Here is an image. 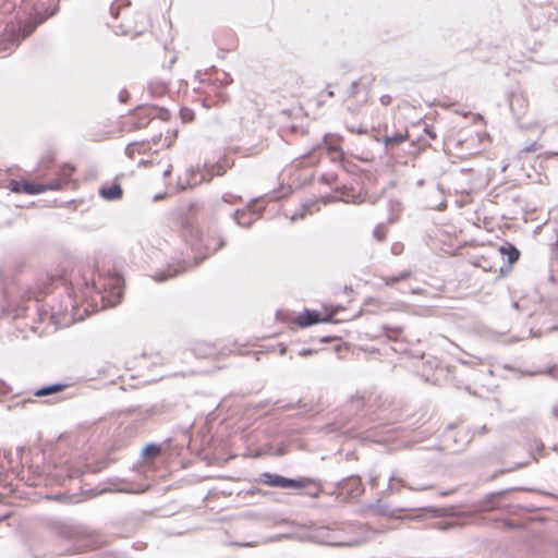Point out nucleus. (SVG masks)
<instances>
[{
  "label": "nucleus",
  "instance_id": "obj_1",
  "mask_svg": "<svg viewBox=\"0 0 558 558\" xmlns=\"http://www.w3.org/2000/svg\"><path fill=\"white\" fill-rule=\"evenodd\" d=\"M123 289L124 280L119 274L84 266L73 269L68 281L49 275L38 278L34 286L23 291L20 302H15L12 288L4 286L2 313L13 318L25 316L28 310L25 302L34 301L40 320L49 315L58 327L66 326L74 319L72 312L77 300L85 301L95 293L100 296L102 307H114L122 300Z\"/></svg>",
  "mask_w": 558,
  "mask_h": 558
},
{
  "label": "nucleus",
  "instance_id": "obj_2",
  "mask_svg": "<svg viewBox=\"0 0 558 558\" xmlns=\"http://www.w3.org/2000/svg\"><path fill=\"white\" fill-rule=\"evenodd\" d=\"M13 458L11 451H0V485L7 486L11 484L12 480H25L29 486H50L63 485L66 480L77 478L89 469V465L82 462H73L65 460L53 468L29 465L27 477L23 469H15L13 465Z\"/></svg>",
  "mask_w": 558,
  "mask_h": 558
},
{
  "label": "nucleus",
  "instance_id": "obj_3",
  "mask_svg": "<svg viewBox=\"0 0 558 558\" xmlns=\"http://www.w3.org/2000/svg\"><path fill=\"white\" fill-rule=\"evenodd\" d=\"M187 244L190 245V253L185 257L173 260L165 268L157 270L151 276L155 281L162 282L169 280L198 266L208 256L221 250L226 245V239L217 231L208 230L204 236H199L197 233L191 234Z\"/></svg>",
  "mask_w": 558,
  "mask_h": 558
},
{
  "label": "nucleus",
  "instance_id": "obj_4",
  "mask_svg": "<svg viewBox=\"0 0 558 558\" xmlns=\"http://www.w3.org/2000/svg\"><path fill=\"white\" fill-rule=\"evenodd\" d=\"M59 2L60 0H21L25 19L21 20L16 26H12L2 38L0 57L7 56L9 50L31 36L39 25L54 16L59 12Z\"/></svg>",
  "mask_w": 558,
  "mask_h": 558
},
{
  "label": "nucleus",
  "instance_id": "obj_5",
  "mask_svg": "<svg viewBox=\"0 0 558 558\" xmlns=\"http://www.w3.org/2000/svg\"><path fill=\"white\" fill-rule=\"evenodd\" d=\"M379 532L368 524L348 521L313 526L308 531V538L333 547H356L369 542Z\"/></svg>",
  "mask_w": 558,
  "mask_h": 558
},
{
  "label": "nucleus",
  "instance_id": "obj_6",
  "mask_svg": "<svg viewBox=\"0 0 558 558\" xmlns=\"http://www.w3.org/2000/svg\"><path fill=\"white\" fill-rule=\"evenodd\" d=\"M377 420L381 418L375 415L372 407L366 405L364 398L352 397L342 405L333 421L322 427V432L354 436L360 430L372 429Z\"/></svg>",
  "mask_w": 558,
  "mask_h": 558
},
{
  "label": "nucleus",
  "instance_id": "obj_7",
  "mask_svg": "<svg viewBox=\"0 0 558 558\" xmlns=\"http://www.w3.org/2000/svg\"><path fill=\"white\" fill-rule=\"evenodd\" d=\"M73 170L74 168L71 166L56 167L53 165V156L47 155L38 162L35 170L36 178L46 181L32 182L24 180V184H21L23 193L38 195L46 191L62 190L70 183Z\"/></svg>",
  "mask_w": 558,
  "mask_h": 558
},
{
  "label": "nucleus",
  "instance_id": "obj_8",
  "mask_svg": "<svg viewBox=\"0 0 558 558\" xmlns=\"http://www.w3.org/2000/svg\"><path fill=\"white\" fill-rule=\"evenodd\" d=\"M230 167L231 165L226 163V161H217L214 163L205 162L203 168H191L186 171L184 181L182 179L179 180L178 189L185 191L202 182H209L216 175H223Z\"/></svg>",
  "mask_w": 558,
  "mask_h": 558
},
{
  "label": "nucleus",
  "instance_id": "obj_9",
  "mask_svg": "<svg viewBox=\"0 0 558 558\" xmlns=\"http://www.w3.org/2000/svg\"><path fill=\"white\" fill-rule=\"evenodd\" d=\"M276 318L282 323L292 322L293 324L301 328H307L320 323L333 322L330 315H323L320 312L316 310L308 308H305L302 313L298 315H293V313L289 311L278 310L276 312Z\"/></svg>",
  "mask_w": 558,
  "mask_h": 558
},
{
  "label": "nucleus",
  "instance_id": "obj_10",
  "mask_svg": "<svg viewBox=\"0 0 558 558\" xmlns=\"http://www.w3.org/2000/svg\"><path fill=\"white\" fill-rule=\"evenodd\" d=\"M514 490H525V492H537L534 488H524V487H511L507 489H501L498 492H493L487 494L483 499L474 502L473 508L478 512H489L494 510H507L512 507L509 504H506V497L509 493Z\"/></svg>",
  "mask_w": 558,
  "mask_h": 558
},
{
  "label": "nucleus",
  "instance_id": "obj_11",
  "mask_svg": "<svg viewBox=\"0 0 558 558\" xmlns=\"http://www.w3.org/2000/svg\"><path fill=\"white\" fill-rule=\"evenodd\" d=\"M365 492L359 475H349L333 484L330 495L336 496L342 502H349L360 498Z\"/></svg>",
  "mask_w": 558,
  "mask_h": 558
},
{
  "label": "nucleus",
  "instance_id": "obj_12",
  "mask_svg": "<svg viewBox=\"0 0 558 558\" xmlns=\"http://www.w3.org/2000/svg\"><path fill=\"white\" fill-rule=\"evenodd\" d=\"M170 112L161 107L141 105L131 112V129L140 130L146 128L155 118L167 120Z\"/></svg>",
  "mask_w": 558,
  "mask_h": 558
},
{
  "label": "nucleus",
  "instance_id": "obj_13",
  "mask_svg": "<svg viewBox=\"0 0 558 558\" xmlns=\"http://www.w3.org/2000/svg\"><path fill=\"white\" fill-rule=\"evenodd\" d=\"M255 202L256 199H252L245 208L235 209L234 211L230 213V216L236 225L243 228H250L256 219L262 217L263 211L256 213L253 210V204Z\"/></svg>",
  "mask_w": 558,
  "mask_h": 558
},
{
  "label": "nucleus",
  "instance_id": "obj_14",
  "mask_svg": "<svg viewBox=\"0 0 558 558\" xmlns=\"http://www.w3.org/2000/svg\"><path fill=\"white\" fill-rule=\"evenodd\" d=\"M311 487H315V493H307V496L317 499L324 490L320 481L312 477L287 478L286 489H304Z\"/></svg>",
  "mask_w": 558,
  "mask_h": 558
},
{
  "label": "nucleus",
  "instance_id": "obj_15",
  "mask_svg": "<svg viewBox=\"0 0 558 558\" xmlns=\"http://www.w3.org/2000/svg\"><path fill=\"white\" fill-rule=\"evenodd\" d=\"M342 141V137L339 135H332V134H326L323 137V144L330 156L331 160L333 162H341L343 169H347L344 166L345 159H344V151L342 147L340 146V142Z\"/></svg>",
  "mask_w": 558,
  "mask_h": 558
},
{
  "label": "nucleus",
  "instance_id": "obj_16",
  "mask_svg": "<svg viewBox=\"0 0 558 558\" xmlns=\"http://www.w3.org/2000/svg\"><path fill=\"white\" fill-rule=\"evenodd\" d=\"M510 111L515 120H520L527 110V100L522 93L511 92L508 94Z\"/></svg>",
  "mask_w": 558,
  "mask_h": 558
},
{
  "label": "nucleus",
  "instance_id": "obj_17",
  "mask_svg": "<svg viewBox=\"0 0 558 558\" xmlns=\"http://www.w3.org/2000/svg\"><path fill=\"white\" fill-rule=\"evenodd\" d=\"M230 97L226 92V88H218L215 86H210V90L207 92L206 96L203 98V106L206 108H211L214 106L219 107L229 102Z\"/></svg>",
  "mask_w": 558,
  "mask_h": 558
},
{
  "label": "nucleus",
  "instance_id": "obj_18",
  "mask_svg": "<svg viewBox=\"0 0 558 558\" xmlns=\"http://www.w3.org/2000/svg\"><path fill=\"white\" fill-rule=\"evenodd\" d=\"M98 193L101 198L109 202L119 201L123 197V189L117 181L111 184H102Z\"/></svg>",
  "mask_w": 558,
  "mask_h": 558
},
{
  "label": "nucleus",
  "instance_id": "obj_19",
  "mask_svg": "<svg viewBox=\"0 0 558 558\" xmlns=\"http://www.w3.org/2000/svg\"><path fill=\"white\" fill-rule=\"evenodd\" d=\"M287 478L278 473L263 472L256 481L270 487L286 488Z\"/></svg>",
  "mask_w": 558,
  "mask_h": 558
},
{
  "label": "nucleus",
  "instance_id": "obj_20",
  "mask_svg": "<svg viewBox=\"0 0 558 558\" xmlns=\"http://www.w3.org/2000/svg\"><path fill=\"white\" fill-rule=\"evenodd\" d=\"M499 252L502 257L507 258L509 268H511V266L520 258V251L518 250V247L514 244H512L510 242H505L499 247Z\"/></svg>",
  "mask_w": 558,
  "mask_h": 558
},
{
  "label": "nucleus",
  "instance_id": "obj_21",
  "mask_svg": "<svg viewBox=\"0 0 558 558\" xmlns=\"http://www.w3.org/2000/svg\"><path fill=\"white\" fill-rule=\"evenodd\" d=\"M365 509L372 511L376 515L381 517H391L393 511L390 509V506L386 502H383L381 499H376L374 501L365 505Z\"/></svg>",
  "mask_w": 558,
  "mask_h": 558
},
{
  "label": "nucleus",
  "instance_id": "obj_22",
  "mask_svg": "<svg viewBox=\"0 0 558 558\" xmlns=\"http://www.w3.org/2000/svg\"><path fill=\"white\" fill-rule=\"evenodd\" d=\"M161 444L148 442L143 447L141 451V457L146 462H153L157 457L161 454Z\"/></svg>",
  "mask_w": 558,
  "mask_h": 558
},
{
  "label": "nucleus",
  "instance_id": "obj_23",
  "mask_svg": "<svg viewBox=\"0 0 558 558\" xmlns=\"http://www.w3.org/2000/svg\"><path fill=\"white\" fill-rule=\"evenodd\" d=\"M66 388V384L63 383H54L50 385L43 386L34 391L35 397H47L62 392Z\"/></svg>",
  "mask_w": 558,
  "mask_h": 558
},
{
  "label": "nucleus",
  "instance_id": "obj_24",
  "mask_svg": "<svg viewBox=\"0 0 558 558\" xmlns=\"http://www.w3.org/2000/svg\"><path fill=\"white\" fill-rule=\"evenodd\" d=\"M445 438L447 440H453V442L457 444V446L453 448V450L456 451H460L462 450L471 440V437H469L468 434H464L462 436V439L459 441L457 438H456V435L453 434V426L452 425H449L448 426V429L445 432Z\"/></svg>",
  "mask_w": 558,
  "mask_h": 558
},
{
  "label": "nucleus",
  "instance_id": "obj_25",
  "mask_svg": "<svg viewBox=\"0 0 558 558\" xmlns=\"http://www.w3.org/2000/svg\"><path fill=\"white\" fill-rule=\"evenodd\" d=\"M381 330L387 337L388 340L398 342L402 338L403 327L400 326H390L388 324H384L381 326Z\"/></svg>",
  "mask_w": 558,
  "mask_h": 558
},
{
  "label": "nucleus",
  "instance_id": "obj_26",
  "mask_svg": "<svg viewBox=\"0 0 558 558\" xmlns=\"http://www.w3.org/2000/svg\"><path fill=\"white\" fill-rule=\"evenodd\" d=\"M232 77L229 73L225 71L215 70V78L211 86L218 88H226L228 85L232 83Z\"/></svg>",
  "mask_w": 558,
  "mask_h": 558
},
{
  "label": "nucleus",
  "instance_id": "obj_27",
  "mask_svg": "<svg viewBox=\"0 0 558 558\" xmlns=\"http://www.w3.org/2000/svg\"><path fill=\"white\" fill-rule=\"evenodd\" d=\"M412 276L411 270H403L399 272L398 275L389 276V277H383L384 286L386 287H393L397 283L404 281L409 279Z\"/></svg>",
  "mask_w": 558,
  "mask_h": 558
},
{
  "label": "nucleus",
  "instance_id": "obj_28",
  "mask_svg": "<svg viewBox=\"0 0 558 558\" xmlns=\"http://www.w3.org/2000/svg\"><path fill=\"white\" fill-rule=\"evenodd\" d=\"M531 459H535L532 453L529 454V460L527 461L518 462V463H514L513 465H511L509 468L499 469L494 474H492L488 480L492 481V480L496 478L497 476H499L501 474H505V473L512 472V471H515L518 469H521V468L527 465L530 463Z\"/></svg>",
  "mask_w": 558,
  "mask_h": 558
},
{
  "label": "nucleus",
  "instance_id": "obj_29",
  "mask_svg": "<svg viewBox=\"0 0 558 558\" xmlns=\"http://www.w3.org/2000/svg\"><path fill=\"white\" fill-rule=\"evenodd\" d=\"M403 487H408V485L402 478L397 477L395 474L389 476L387 489L391 494L399 493Z\"/></svg>",
  "mask_w": 558,
  "mask_h": 558
},
{
  "label": "nucleus",
  "instance_id": "obj_30",
  "mask_svg": "<svg viewBox=\"0 0 558 558\" xmlns=\"http://www.w3.org/2000/svg\"><path fill=\"white\" fill-rule=\"evenodd\" d=\"M148 92L153 97H161L168 92V86L163 82L149 83Z\"/></svg>",
  "mask_w": 558,
  "mask_h": 558
},
{
  "label": "nucleus",
  "instance_id": "obj_31",
  "mask_svg": "<svg viewBox=\"0 0 558 558\" xmlns=\"http://www.w3.org/2000/svg\"><path fill=\"white\" fill-rule=\"evenodd\" d=\"M242 201V197L239 195H233L230 193H226L221 196L220 201L216 203V211H220L225 204H235Z\"/></svg>",
  "mask_w": 558,
  "mask_h": 558
},
{
  "label": "nucleus",
  "instance_id": "obj_32",
  "mask_svg": "<svg viewBox=\"0 0 558 558\" xmlns=\"http://www.w3.org/2000/svg\"><path fill=\"white\" fill-rule=\"evenodd\" d=\"M407 140V134L401 132L395 133L393 135L385 136L383 138V143L386 147L398 145L403 143Z\"/></svg>",
  "mask_w": 558,
  "mask_h": 558
},
{
  "label": "nucleus",
  "instance_id": "obj_33",
  "mask_svg": "<svg viewBox=\"0 0 558 558\" xmlns=\"http://www.w3.org/2000/svg\"><path fill=\"white\" fill-rule=\"evenodd\" d=\"M15 2L11 0H0V22L3 17L13 12Z\"/></svg>",
  "mask_w": 558,
  "mask_h": 558
},
{
  "label": "nucleus",
  "instance_id": "obj_34",
  "mask_svg": "<svg viewBox=\"0 0 558 558\" xmlns=\"http://www.w3.org/2000/svg\"><path fill=\"white\" fill-rule=\"evenodd\" d=\"M278 408L283 410L304 409L305 411H310L312 409L311 407H307V404L303 403L301 399L295 403H288L279 405Z\"/></svg>",
  "mask_w": 558,
  "mask_h": 558
},
{
  "label": "nucleus",
  "instance_id": "obj_35",
  "mask_svg": "<svg viewBox=\"0 0 558 558\" xmlns=\"http://www.w3.org/2000/svg\"><path fill=\"white\" fill-rule=\"evenodd\" d=\"M373 236L377 241H383L386 238V227L384 223L377 225L373 230Z\"/></svg>",
  "mask_w": 558,
  "mask_h": 558
},
{
  "label": "nucleus",
  "instance_id": "obj_36",
  "mask_svg": "<svg viewBox=\"0 0 558 558\" xmlns=\"http://www.w3.org/2000/svg\"><path fill=\"white\" fill-rule=\"evenodd\" d=\"M314 205H315V203H314V202H312V203H304V204H303V209H302L301 211H298V213H295L294 215H292V216H291V220H292V221H295V220H298V219H302V218H304V217H305V215H306V213H308V211H310V208H311L312 206H314Z\"/></svg>",
  "mask_w": 558,
  "mask_h": 558
},
{
  "label": "nucleus",
  "instance_id": "obj_37",
  "mask_svg": "<svg viewBox=\"0 0 558 558\" xmlns=\"http://www.w3.org/2000/svg\"><path fill=\"white\" fill-rule=\"evenodd\" d=\"M389 209L391 211L390 217L388 218V222H393L397 218L393 213L399 211L401 209V203L399 201L391 199L389 201Z\"/></svg>",
  "mask_w": 558,
  "mask_h": 558
},
{
  "label": "nucleus",
  "instance_id": "obj_38",
  "mask_svg": "<svg viewBox=\"0 0 558 558\" xmlns=\"http://www.w3.org/2000/svg\"><path fill=\"white\" fill-rule=\"evenodd\" d=\"M21 184H24V180H11L9 183L10 191L13 193H23Z\"/></svg>",
  "mask_w": 558,
  "mask_h": 558
},
{
  "label": "nucleus",
  "instance_id": "obj_39",
  "mask_svg": "<svg viewBox=\"0 0 558 558\" xmlns=\"http://www.w3.org/2000/svg\"><path fill=\"white\" fill-rule=\"evenodd\" d=\"M180 114H181V119L183 120V122H190L193 120L194 118V112L193 110L189 109V108H182L180 110Z\"/></svg>",
  "mask_w": 558,
  "mask_h": 558
},
{
  "label": "nucleus",
  "instance_id": "obj_40",
  "mask_svg": "<svg viewBox=\"0 0 558 558\" xmlns=\"http://www.w3.org/2000/svg\"><path fill=\"white\" fill-rule=\"evenodd\" d=\"M28 403H34V400H32V399H22V400H19V401H15V402L9 404L8 409H13V408H17V407L25 408L26 404H28Z\"/></svg>",
  "mask_w": 558,
  "mask_h": 558
},
{
  "label": "nucleus",
  "instance_id": "obj_41",
  "mask_svg": "<svg viewBox=\"0 0 558 558\" xmlns=\"http://www.w3.org/2000/svg\"><path fill=\"white\" fill-rule=\"evenodd\" d=\"M337 180V175L333 174V173H325L322 175L320 178V181L323 183H326L328 185H330L331 183H333L335 181Z\"/></svg>",
  "mask_w": 558,
  "mask_h": 558
},
{
  "label": "nucleus",
  "instance_id": "obj_42",
  "mask_svg": "<svg viewBox=\"0 0 558 558\" xmlns=\"http://www.w3.org/2000/svg\"><path fill=\"white\" fill-rule=\"evenodd\" d=\"M439 530L447 531L449 529L456 527L459 524L456 521H449V522H439Z\"/></svg>",
  "mask_w": 558,
  "mask_h": 558
},
{
  "label": "nucleus",
  "instance_id": "obj_43",
  "mask_svg": "<svg viewBox=\"0 0 558 558\" xmlns=\"http://www.w3.org/2000/svg\"><path fill=\"white\" fill-rule=\"evenodd\" d=\"M360 84L357 81H353L351 83L350 89H349V97H355L359 93Z\"/></svg>",
  "mask_w": 558,
  "mask_h": 558
},
{
  "label": "nucleus",
  "instance_id": "obj_44",
  "mask_svg": "<svg viewBox=\"0 0 558 558\" xmlns=\"http://www.w3.org/2000/svg\"><path fill=\"white\" fill-rule=\"evenodd\" d=\"M129 98H130V94H129V92H128L125 88H123V89L119 93V101H120V102H122V104H124V102H126V101L129 100Z\"/></svg>",
  "mask_w": 558,
  "mask_h": 558
},
{
  "label": "nucleus",
  "instance_id": "obj_45",
  "mask_svg": "<svg viewBox=\"0 0 558 558\" xmlns=\"http://www.w3.org/2000/svg\"><path fill=\"white\" fill-rule=\"evenodd\" d=\"M133 143L129 144L126 147H125V155L129 157V158H133L134 157V154H135V149L133 148Z\"/></svg>",
  "mask_w": 558,
  "mask_h": 558
},
{
  "label": "nucleus",
  "instance_id": "obj_46",
  "mask_svg": "<svg viewBox=\"0 0 558 558\" xmlns=\"http://www.w3.org/2000/svg\"><path fill=\"white\" fill-rule=\"evenodd\" d=\"M317 351L314 350V349H302L299 351V355L300 356H308V355H312L314 353H316Z\"/></svg>",
  "mask_w": 558,
  "mask_h": 558
},
{
  "label": "nucleus",
  "instance_id": "obj_47",
  "mask_svg": "<svg viewBox=\"0 0 558 558\" xmlns=\"http://www.w3.org/2000/svg\"><path fill=\"white\" fill-rule=\"evenodd\" d=\"M391 101H392V98H391L390 95H383L380 97V102H381L383 106H388V105L391 104Z\"/></svg>",
  "mask_w": 558,
  "mask_h": 558
},
{
  "label": "nucleus",
  "instance_id": "obj_48",
  "mask_svg": "<svg viewBox=\"0 0 558 558\" xmlns=\"http://www.w3.org/2000/svg\"><path fill=\"white\" fill-rule=\"evenodd\" d=\"M538 146H537V143L534 142L533 144L529 145V146H525L522 151H525V153H531V151H535L537 150Z\"/></svg>",
  "mask_w": 558,
  "mask_h": 558
},
{
  "label": "nucleus",
  "instance_id": "obj_49",
  "mask_svg": "<svg viewBox=\"0 0 558 558\" xmlns=\"http://www.w3.org/2000/svg\"><path fill=\"white\" fill-rule=\"evenodd\" d=\"M118 13H119V8L117 7L116 2H113L110 5V14L112 15V17L117 19L118 17Z\"/></svg>",
  "mask_w": 558,
  "mask_h": 558
},
{
  "label": "nucleus",
  "instance_id": "obj_50",
  "mask_svg": "<svg viewBox=\"0 0 558 558\" xmlns=\"http://www.w3.org/2000/svg\"><path fill=\"white\" fill-rule=\"evenodd\" d=\"M286 537H288L287 534H279V535L270 536L267 541L268 542H278V541H280L282 538H286Z\"/></svg>",
  "mask_w": 558,
  "mask_h": 558
},
{
  "label": "nucleus",
  "instance_id": "obj_51",
  "mask_svg": "<svg viewBox=\"0 0 558 558\" xmlns=\"http://www.w3.org/2000/svg\"><path fill=\"white\" fill-rule=\"evenodd\" d=\"M364 304L365 305H378L379 301L377 299H374V298H368V299L365 300Z\"/></svg>",
  "mask_w": 558,
  "mask_h": 558
},
{
  "label": "nucleus",
  "instance_id": "obj_52",
  "mask_svg": "<svg viewBox=\"0 0 558 558\" xmlns=\"http://www.w3.org/2000/svg\"><path fill=\"white\" fill-rule=\"evenodd\" d=\"M9 389V386L3 380H0V393H7Z\"/></svg>",
  "mask_w": 558,
  "mask_h": 558
},
{
  "label": "nucleus",
  "instance_id": "obj_53",
  "mask_svg": "<svg viewBox=\"0 0 558 558\" xmlns=\"http://www.w3.org/2000/svg\"><path fill=\"white\" fill-rule=\"evenodd\" d=\"M216 354V351L213 347H207L206 350H205V353L204 355L205 356H211V355H215Z\"/></svg>",
  "mask_w": 558,
  "mask_h": 558
},
{
  "label": "nucleus",
  "instance_id": "obj_54",
  "mask_svg": "<svg viewBox=\"0 0 558 558\" xmlns=\"http://www.w3.org/2000/svg\"><path fill=\"white\" fill-rule=\"evenodd\" d=\"M235 546H240V547H253L256 545V543L254 542H248V543H233Z\"/></svg>",
  "mask_w": 558,
  "mask_h": 558
},
{
  "label": "nucleus",
  "instance_id": "obj_55",
  "mask_svg": "<svg viewBox=\"0 0 558 558\" xmlns=\"http://www.w3.org/2000/svg\"><path fill=\"white\" fill-rule=\"evenodd\" d=\"M247 493H248V494H260V495H263V496L267 495V493H266V492H262V489H259V488H255V487H254V488H252V489H250Z\"/></svg>",
  "mask_w": 558,
  "mask_h": 558
},
{
  "label": "nucleus",
  "instance_id": "obj_56",
  "mask_svg": "<svg viewBox=\"0 0 558 558\" xmlns=\"http://www.w3.org/2000/svg\"><path fill=\"white\" fill-rule=\"evenodd\" d=\"M349 131L352 132V133H357V134H365L366 133V130L359 129V128H355V129L350 128Z\"/></svg>",
  "mask_w": 558,
  "mask_h": 558
},
{
  "label": "nucleus",
  "instance_id": "obj_57",
  "mask_svg": "<svg viewBox=\"0 0 558 558\" xmlns=\"http://www.w3.org/2000/svg\"><path fill=\"white\" fill-rule=\"evenodd\" d=\"M349 131L352 132V133H357V134H365L366 133V130L359 129V128H355V129L350 128Z\"/></svg>",
  "mask_w": 558,
  "mask_h": 558
},
{
  "label": "nucleus",
  "instance_id": "obj_58",
  "mask_svg": "<svg viewBox=\"0 0 558 558\" xmlns=\"http://www.w3.org/2000/svg\"><path fill=\"white\" fill-rule=\"evenodd\" d=\"M476 433H478L480 435H484L487 433V427L486 425H483L481 426L478 429H476Z\"/></svg>",
  "mask_w": 558,
  "mask_h": 558
},
{
  "label": "nucleus",
  "instance_id": "obj_59",
  "mask_svg": "<svg viewBox=\"0 0 558 558\" xmlns=\"http://www.w3.org/2000/svg\"><path fill=\"white\" fill-rule=\"evenodd\" d=\"M329 87H330V84H328V85H327L326 95H327L328 97H333V96H335V93H333V90H331Z\"/></svg>",
  "mask_w": 558,
  "mask_h": 558
},
{
  "label": "nucleus",
  "instance_id": "obj_60",
  "mask_svg": "<svg viewBox=\"0 0 558 558\" xmlns=\"http://www.w3.org/2000/svg\"><path fill=\"white\" fill-rule=\"evenodd\" d=\"M369 484L372 487H375L377 484V476H371Z\"/></svg>",
  "mask_w": 558,
  "mask_h": 558
},
{
  "label": "nucleus",
  "instance_id": "obj_61",
  "mask_svg": "<svg viewBox=\"0 0 558 558\" xmlns=\"http://www.w3.org/2000/svg\"><path fill=\"white\" fill-rule=\"evenodd\" d=\"M166 194H156L153 198L154 202H158L165 197Z\"/></svg>",
  "mask_w": 558,
  "mask_h": 558
},
{
  "label": "nucleus",
  "instance_id": "obj_62",
  "mask_svg": "<svg viewBox=\"0 0 558 558\" xmlns=\"http://www.w3.org/2000/svg\"><path fill=\"white\" fill-rule=\"evenodd\" d=\"M425 132L429 135V137L435 138L436 133L433 130L425 129Z\"/></svg>",
  "mask_w": 558,
  "mask_h": 558
},
{
  "label": "nucleus",
  "instance_id": "obj_63",
  "mask_svg": "<svg viewBox=\"0 0 558 558\" xmlns=\"http://www.w3.org/2000/svg\"><path fill=\"white\" fill-rule=\"evenodd\" d=\"M171 174V166H169L165 171H163V177L167 178V177H170Z\"/></svg>",
  "mask_w": 558,
  "mask_h": 558
},
{
  "label": "nucleus",
  "instance_id": "obj_64",
  "mask_svg": "<svg viewBox=\"0 0 558 558\" xmlns=\"http://www.w3.org/2000/svg\"><path fill=\"white\" fill-rule=\"evenodd\" d=\"M553 414L556 418H558V404L553 408Z\"/></svg>",
  "mask_w": 558,
  "mask_h": 558
}]
</instances>
